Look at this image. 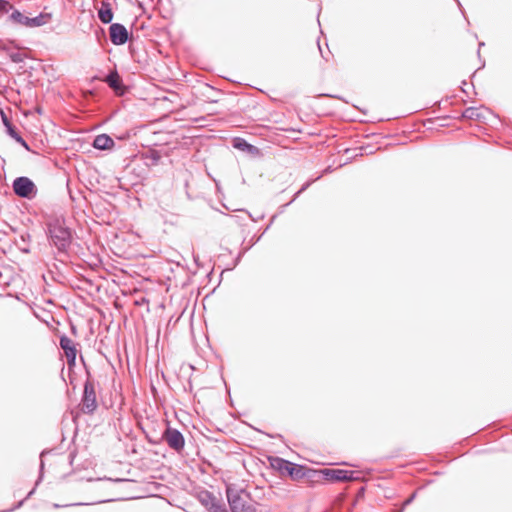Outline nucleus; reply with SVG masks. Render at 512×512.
<instances>
[{"label": "nucleus", "mask_w": 512, "mask_h": 512, "mask_svg": "<svg viewBox=\"0 0 512 512\" xmlns=\"http://www.w3.org/2000/svg\"><path fill=\"white\" fill-rule=\"evenodd\" d=\"M45 233L51 247L57 250V255L68 256L73 241V232L64 218L55 217L45 223Z\"/></svg>", "instance_id": "f257e3e1"}, {"label": "nucleus", "mask_w": 512, "mask_h": 512, "mask_svg": "<svg viewBox=\"0 0 512 512\" xmlns=\"http://www.w3.org/2000/svg\"><path fill=\"white\" fill-rule=\"evenodd\" d=\"M269 466L282 477H289L293 481L302 479L303 464H298L279 456H267Z\"/></svg>", "instance_id": "f03ea898"}, {"label": "nucleus", "mask_w": 512, "mask_h": 512, "mask_svg": "<svg viewBox=\"0 0 512 512\" xmlns=\"http://www.w3.org/2000/svg\"><path fill=\"white\" fill-rule=\"evenodd\" d=\"M87 372V379L84 382L83 393L81 397V411L84 414H93L97 409V398H96V389L95 382L91 378L90 372Z\"/></svg>", "instance_id": "7ed1b4c3"}, {"label": "nucleus", "mask_w": 512, "mask_h": 512, "mask_svg": "<svg viewBox=\"0 0 512 512\" xmlns=\"http://www.w3.org/2000/svg\"><path fill=\"white\" fill-rule=\"evenodd\" d=\"M360 472L342 468H324L323 481L341 483L346 481H362Z\"/></svg>", "instance_id": "20e7f679"}, {"label": "nucleus", "mask_w": 512, "mask_h": 512, "mask_svg": "<svg viewBox=\"0 0 512 512\" xmlns=\"http://www.w3.org/2000/svg\"><path fill=\"white\" fill-rule=\"evenodd\" d=\"M162 422L166 423V428L162 433V442L165 441L170 449L176 453H181L185 448V437L181 431L171 427L170 421L162 417Z\"/></svg>", "instance_id": "39448f33"}, {"label": "nucleus", "mask_w": 512, "mask_h": 512, "mask_svg": "<svg viewBox=\"0 0 512 512\" xmlns=\"http://www.w3.org/2000/svg\"><path fill=\"white\" fill-rule=\"evenodd\" d=\"M12 189L16 196L27 200L34 199L38 192L35 183L27 176L16 177L12 182Z\"/></svg>", "instance_id": "423d86ee"}, {"label": "nucleus", "mask_w": 512, "mask_h": 512, "mask_svg": "<svg viewBox=\"0 0 512 512\" xmlns=\"http://www.w3.org/2000/svg\"><path fill=\"white\" fill-rule=\"evenodd\" d=\"M183 107L184 105L177 92L162 87V120L170 113Z\"/></svg>", "instance_id": "0eeeda50"}, {"label": "nucleus", "mask_w": 512, "mask_h": 512, "mask_svg": "<svg viewBox=\"0 0 512 512\" xmlns=\"http://www.w3.org/2000/svg\"><path fill=\"white\" fill-rule=\"evenodd\" d=\"M242 492L237 484L225 482V495L231 512L242 511L243 504L247 502L242 497Z\"/></svg>", "instance_id": "6e6552de"}, {"label": "nucleus", "mask_w": 512, "mask_h": 512, "mask_svg": "<svg viewBox=\"0 0 512 512\" xmlns=\"http://www.w3.org/2000/svg\"><path fill=\"white\" fill-rule=\"evenodd\" d=\"M197 499L208 512H222L226 507L221 499L207 489H202L197 494Z\"/></svg>", "instance_id": "1a4fd4ad"}, {"label": "nucleus", "mask_w": 512, "mask_h": 512, "mask_svg": "<svg viewBox=\"0 0 512 512\" xmlns=\"http://www.w3.org/2000/svg\"><path fill=\"white\" fill-rule=\"evenodd\" d=\"M110 41L116 45H124L129 40V32L121 23H111L109 27Z\"/></svg>", "instance_id": "9d476101"}, {"label": "nucleus", "mask_w": 512, "mask_h": 512, "mask_svg": "<svg viewBox=\"0 0 512 512\" xmlns=\"http://www.w3.org/2000/svg\"><path fill=\"white\" fill-rule=\"evenodd\" d=\"M232 147L236 150L243 151L247 153L248 155L257 158L261 157L263 155L260 148L257 146L249 143L245 138L243 137H234L231 140Z\"/></svg>", "instance_id": "9b49d317"}, {"label": "nucleus", "mask_w": 512, "mask_h": 512, "mask_svg": "<svg viewBox=\"0 0 512 512\" xmlns=\"http://www.w3.org/2000/svg\"><path fill=\"white\" fill-rule=\"evenodd\" d=\"M45 453H46V451H42V452H41V454H40L39 475H38V478H37V480H36V482H35L34 487H33V488L28 492L27 496H26L24 499L20 500V501H19L16 505H14L12 508L7 509V510H4V511H1V512H12V511H14V510H16V509H19L20 507H22V506H23V504L25 503V501H26L27 499H29V498H30V497L35 493L37 486H38V485L42 482V480H43V476H44V461H43V459H42V458H43V456H44V454H45Z\"/></svg>", "instance_id": "f8f14e48"}, {"label": "nucleus", "mask_w": 512, "mask_h": 512, "mask_svg": "<svg viewBox=\"0 0 512 512\" xmlns=\"http://www.w3.org/2000/svg\"><path fill=\"white\" fill-rule=\"evenodd\" d=\"M104 82L117 94L123 95L125 87L117 70L110 71L104 78Z\"/></svg>", "instance_id": "ddd939ff"}, {"label": "nucleus", "mask_w": 512, "mask_h": 512, "mask_svg": "<svg viewBox=\"0 0 512 512\" xmlns=\"http://www.w3.org/2000/svg\"><path fill=\"white\" fill-rule=\"evenodd\" d=\"M97 15H98V19L103 24L111 25V22H112L113 16H114L111 3L109 1L103 0L101 2L100 8L98 9Z\"/></svg>", "instance_id": "4468645a"}, {"label": "nucleus", "mask_w": 512, "mask_h": 512, "mask_svg": "<svg viewBox=\"0 0 512 512\" xmlns=\"http://www.w3.org/2000/svg\"><path fill=\"white\" fill-rule=\"evenodd\" d=\"M29 17L24 15L20 10L14 8L13 11L8 15L6 19V23L15 25V26H25L28 27Z\"/></svg>", "instance_id": "2eb2a0df"}, {"label": "nucleus", "mask_w": 512, "mask_h": 512, "mask_svg": "<svg viewBox=\"0 0 512 512\" xmlns=\"http://www.w3.org/2000/svg\"><path fill=\"white\" fill-rule=\"evenodd\" d=\"M114 145V140L108 134L97 135L92 144V146L97 150H108Z\"/></svg>", "instance_id": "dca6fc26"}, {"label": "nucleus", "mask_w": 512, "mask_h": 512, "mask_svg": "<svg viewBox=\"0 0 512 512\" xmlns=\"http://www.w3.org/2000/svg\"><path fill=\"white\" fill-rule=\"evenodd\" d=\"M59 346L66 357L77 355L76 344L67 335L64 334L59 337Z\"/></svg>", "instance_id": "f3484780"}, {"label": "nucleus", "mask_w": 512, "mask_h": 512, "mask_svg": "<svg viewBox=\"0 0 512 512\" xmlns=\"http://www.w3.org/2000/svg\"><path fill=\"white\" fill-rule=\"evenodd\" d=\"M323 472L324 468L316 469L303 464L302 473H304V475H302V479L306 478L310 481H323Z\"/></svg>", "instance_id": "a211bd4d"}, {"label": "nucleus", "mask_w": 512, "mask_h": 512, "mask_svg": "<svg viewBox=\"0 0 512 512\" xmlns=\"http://www.w3.org/2000/svg\"><path fill=\"white\" fill-rule=\"evenodd\" d=\"M142 157L144 163L147 166H155L160 161V151L155 147L148 148L147 151L143 152Z\"/></svg>", "instance_id": "6ab92c4d"}, {"label": "nucleus", "mask_w": 512, "mask_h": 512, "mask_svg": "<svg viewBox=\"0 0 512 512\" xmlns=\"http://www.w3.org/2000/svg\"><path fill=\"white\" fill-rule=\"evenodd\" d=\"M173 265H175L177 269L180 268L179 263L171 262L168 259H162V278H165L166 282L172 281V274L174 273Z\"/></svg>", "instance_id": "aec40b11"}, {"label": "nucleus", "mask_w": 512, "mask_h": 512, "mask_svg": "<svg viewBox=\"0 0 512 512\" xmlns=\"http://www.w3.org/2000/svg\"><path fill=\"white\" fill-rule=\"evenodd\" d=\"M52 15L50 13L41 12L35 17H29L28 27H40L45 25L50 19Z\"/></svg>", "instance_id": "412c9836"}, {"label": "nucleus", "mask_w": 512, "mask_h": 512, "mask_svg": "<svg viewBox=\"0 0 512 512\" xmlns=\"http://www.w3.org/2000/svg\"><path fill=\"white\" fill-rule=\"evenodd\" d=\"M461 118L463 119H471V120H485L486 116L479 112L478 108L476 107H468L461 113Z\"/></svg>", "instance_id": "4be33fe9"}, {"label": "nucleus", "mask_w": 512, "mask_h": 512, "mask_svg": "<svg viewBox=\"0 0 512 512\" xmlns=\"http://www.w3.org/2000/svg\"><path fill=\"white\" fill-rule=\"evenodd\" d=\"M6 133L14 139L18 144H20L25 150L31 151L30 145L27 143V141L21 136L19 131L16 129L15 126L8 127V131Z\"/></svg>", "instance_id": "5701e85b"}, {"label": "nucleus", "mask_w": 512, "mask_h": 512, "mask_svg": "<svg viewBox=\"0 0 512 512\" xmlns=\"http://www.w3.org/2000/svg\"><path fill=\"white\" fill-rule=\"evenodd\" d=\"M275 217H276L275 215L272 217V219L270 220L269 224L265 227V229L263 230V232H262L260 235H256V234H254V235L250 238V240H249V242H248L247 246L242 247V248H243V249H247V252H248V251H249V250H250L254 245H256V244L261 240V238L263 237V235H264V234L268 231V229L271 227V225H272V223H273V221H274Z\"/></svg>", "instance_id": "b1692460"}, {"label": "nucleus", "mask_w": 512, "mask_h": 512, "mask_svg": "<svg viewBox=\"0 0 512 512\" xmlns=\"http://www.w3.org/2000/svg\"><path fill=\"white\" fill-rule=\"evenodd\" d=\"M14 8L8 0H0V15L10 14Z\"/></svg>", "instance_id": "393cba45"}, {"label": "nucleus", "mask_w": 512, "mask_h": 512, "mask_svg": "<svg viewBox=\"0 0 512 512\" xmlns=\"http://www.w3.org/2000/svg\"><path fill=\"white\" fill-rule=\"evenodd\" d=\"M450 118H451V116H449V115H446V116H438V117H434V118H428V119L425 121V124H424V125H426V124H434V123H436V122H440V121H441V123H439L438 125H439L440 127H445L447 124H446V123H444V121H445V120H448V119H450Z\"/></svg>", "instance_id": "a878e982"}, {"label": "nucleus", "mask_w": 512, "mask_h": 512, "mask_svg": "<svg viewBox=\"0 0 512 512\" xmlns=\"http://www.w3.org/2000/svg\"><path fill=\"white\" fill-rule=\"evenodd\" d=\"M9 58L13 63H22L24 61V55L20 52H11Z\"/></svg>", "instance_id": "bb28decb"}, {"label": "nucleus", "mask_w": 512, "mask_h": 512, "mask_svg": "<svg viewBox=\"0 0 512 512\" xmlns=\"http://www.w3.org/2000/svg\"><path fill=\"white\" fill-rule=\"evenodd\" d=\"M246 252H247V249L241 248V250L239 251V253L237 254V256L235 257V259L233 261L232 267L229 268V270L234 269L241 262L243 256L246 254Z\"/></svg>", "instance_id": "cd10ccee"}, {"label": "nucleus", "mask_w": 512, "mask_h": 512, "mask_svg": "<svg viewBox=\"0 0 512 512\" xmlns=\"http://www.w3.org/2000/svg\"><path fill=\"white\" fill-rule=\"evenodd\" d=\"M76 358H77V355L66 357L69 373H71L73 371L74 367L76 366Z\"/></svg>", "instance_id": "c85d7f7f"}, {"label": "nucleus", "mask_w": 512, "mask_h": 512, "mask_svg": "<svg viewBox=\"0 0 512 512\" xmlns=\"http://www.w3.org/2000/svg\"><path fill=\"white\" fill-rule=\"evenodd\" d=\"M1 119H2L3 125L5 126L6 131H8V127L14 126L3 111H1Z\"/></svg>", "instance_id": "c756f323"}, {"label": "nucleus", "mask_w": 512, "mask_h": 512, "mask_svg": "<svg viewBox=\"0 0 512 512\" xmlns=\"http://www.w3.org/2000/svg\"><path fill=\"white\" fill-rule=\"evenodd\" d=\"M239 512H258L254 505L248 504L245 502L242 507V511Z\"/></svg>", "instance_id": "7c9ffc66"}, {"label": "nucleus", "mask_w": 512, "mask_h": 512, "mask_svg": "<svg viewBox=\"0 0 512 512\" xmlns=\"http://www.w3.org/2000/svg\"><path fill=\"white\" fill-rule=\"evenodd\" d=\"M417 497V491H414L409 497H407V499L402 503V506L403 507H407L408 505H410L414 500L415 498Z\"/></svg>", "instance_id": "2f4dec72"}, {"label": "nucleus", "mask_w": 512, "mask_h": 512, "mask_svg": "<svg viewBox=\"0 0 512 512\" xmlns=\"http://www.w3.org/2000/svg\"><path fill=\"white\" fill-rule=\"evenodd\" d=\"M151 392L153 394L156 405L158 406V390L153 381H151Z\"/></svg>", "instance_id": "473e14b6"}, {"label": "nucleus", "mask_w": 512, "mask_h": 512, "mask_svg": "<svg viewBox=\"0 0 512 512\" xmlns=\"http://www.w3.org/2000/svg\"><path fill=\"white\" fill-rule=\"evenodd\" d=\"M315 180L314 179H311V180H308L306 181L301 187L300 189L298 190L300 192V194H302L304 191H306L311 185L312 183L314 182Z\"/></svg>", "instance_id": "72a5a7b5"}, {"label": "nucleus", "mask_w": 512, "mask_h": 512, "mask_svg": "<svg viewBox=\"0 0 512 512\" xmlns=\"http://www.w3.org/2000/svg\"><path fill=\"white\" fill-rule=\"evenodd\" d=\"M300 195H301V194H300V192L297 190V191L294 193V195H293L292 199H291L288 203H286V204H284V205H282V206H281L282 211H283L286 207H288L289 205H291V204H292V203H293V202H294V201H295V200H296Z\"/></svg>", "instance_id": "f704fd0d"}, {"label": "nucleus", "mask_w": 512, "mask_h": 512, "mask_svg": "<svg viewBox=\"0 0 512 512\" xmlns=\"http://www.w3.org/2000/svg\"><path fill=\"white\" fill-rule=\"evenodd\" d=\"M81 505H88L87 503H73V504H66V505H59L57 503L53 504V507L55 509L61 508V507H68V506H81Z\"/></svg>", "instance_id": "c9c22d12"}, {"label": "nucleus", "mask_w": 512, "mask_h": 512, "mask_svg": "<svg viewBox=\"0 0 512 512\" xmlns=\"http://www.w3.org/2000/svg\"><path fill=\"white\" fill-rule=\"evenodd\" d=\"M240 490H242V491H243V492H242V497H243V498H246V499H249V500H251V499H252V494H251V492H249L246 488H242V487H240Z\"/></svg>", "instance_id": "e433bc0d"}, {"label": "nucleus", "mask_w": 512, "mask_h": 512, "mask_svg": "<svg viewBox=\"0 0 512 512\" xmlns=\"http://www.w3.org/2000/svg\"><path fill=\"white\" fill-rule=\"evenodd\" d=\"M172 319H173V317L171 316L169 321H168V323H167V325H166L165 337L168 336V333H169L170 329L172 328V326H175V322L172 323Z\"/></svg>", "instance_id": "4c0bfd02"}, {"label": "nucleus", "mask_w": 512, "mask_h": 512, "mask_svg": "<svg viewBox=\"0 0 512 512\" xmlns=\"http://www.w3.org/2000/svg\"><path fill=\"white\" fill-rule=\"evenodd\" d=\"M172 319H173V317L171 316L169 321H168V323H167V325H166L165 337L168 336V333H169L170 329L172 328V326H175V322L172 323Z\"/></svg>", "instance_id": "58836bf2"}, {"label": "nucleus", "mask_w": 512, "mask_h": 512, "mask_svg": "<svg viewBox=\"0 0 512 512\" xmlns=\"http://www.w3.org/2000/svg\"><path fill=\"white\" fill-rule=\"evenodd\" d=\"M160 341V324L157 325L156 328V340H155V349L157 350V344Z\"/></svg>", "instance_id": "ea45409f"}, {"label": "nucleus", "mask_w": 512, "mask_h": 512, "mask_svg": "<svg viewBox=\"0 0 512 512\" xmlns=\"http://www.w3.org/2000/svg\"><path fill=\"white\" fill-rule=\"evenodd\" d=\"M146 436H147L148 440H149L150 442H152V443H158V442H160V438H159V437H157V436H151V435H149L148 433H146Z\"/></svg>", "instance_id": "a19ab883"}, {"label": "nucleus", "mask_w": 512, "mask_h": 512, "mask_svg": "<svg viewBox=\"0 0 512 512\" xmlns=\"http://www.w3.org/2000/svg\"><path fill=\"white\" fill-rule=\"evenodd\" d=\"M170 488L164 484H162V494H161V497H162V500H166L165 497H166V491H169Z\"/></svg>", "instance_id": "79ce46f5"}, {"label": "nucleus", "mask_w": 512, "mask_h": 512, "mask_svg": "<svg viewBox=\"0 0 512 512\" xmlns=\"http://www.w3.org/2000/svg\"><path fill=\"white\" fill-rule=\"evenodd\" d=\"M328 97L330 98H334V99H339V100H342L344 102H347L342 96L340 95H333V94H327Z\"/></svg>", "instance_id": "37998d69"}, {"label": "nucleus", "mask_w": 512, "mask_h": 512, "mask_svg": "<svg viewBox=\"0 0 512 512\" xmlns=\"http://www.w3.org/2000/svg\"><path fill=\"white\" fill-rule=\"evenodd\" d=\"M441 103L442 101H436L433 105V108H434V111H437V110H440L441 109Z\"/></svg>", "instance_id": "c03bdc74"}, {"label": "nucleus", "mask_w": 512, "mask_h": 512, "mask_svg": "<svg viewBox=\"0 0 512 512\" xmlns=\"http://www.w3.org/2000/svg\"><path fill=\"white\" fill-rule=\"evenodd\" d=\"M269 438H272V439H283V436L281 434H266Z\"/></svg>", "instance_id": "a18cd8bd"}, {"label": "nucleus", "mask_w": 512, "mask_h": 512, "mask_svg": "<svg viewBox=\"0 0 512 512\" xmlns=\"http://www.w3.org/2000/svg\"><path fill=\"white\" fill-rule=\"evenodd\" d=\"M30 238H31V236H30V234H28V233L21 235V239H22V241H24V242H25V241H29V240H30Z\"/></svg>", "instance_id": "49530a36"}, {"label": "nucleus", "mask_w": 512, "mask_h": 512, "mask_svg": "<svg viewBox=\"0 0 512 512\" xmlns=\"http://www.w3.org/2000/svg\"><path fill=\"white\" fill-rule=\"evenodd\" d=\"M317 44H318V48H319V51H320V54H321L322 58H323L325 61H328L327 56H325V55H324V53H323V51H322V48H321V46H320V44H319V41L317 42Z\"/></svg>", "instance_id": "de8ad7c7"}, {"label": "nucleus", "mask_w": 512, "mask_h": 512, "mask_svg": "<svg viewBox=\"0 0 512 512\" xmlns=\"http://www.w3.org/2000/svg\"><path fill=\"white\" fill-rule=\"evenodd\" d=\"M75 456H76L75 452H70V454H69V462H70V464L73 463V460H74Z\"/></svg>", "instance_id": "09e8293b"}, {"label": "nucleus", "mask_w": 512, "mask_h": 512, "mask_svg": "<svg viewBox=\"0 0 512 512\" xmlns=\"http://www.w3.org/2000/svg\"><path fill=\"white\" fill-rule=\"evenodd\" d=\"M466 84H467V82H466L465 80H464V81H462V86H461L460 88H461V91H462L464 94H466V95H467L468 93H467V91L465 90V86H464V85H466Z\"/></svg>", "instance_id": "8fccbe9b"}, {"label": "nucleus", "mask_w": 512, "mask_h": 512, "mask_svg": "<svg viewBox=\"0 0 512 512\" xmlns=\"http://www.w3.org/2000/svg\"><path fill=\"white\" fill-rule=\"evenodd\" d=\"M171 14V10H168L166 13H163L162 12V15H161V18L164 19V18H168V16Z\"/></svg>", "instance_id": "3c124183"}, {"label": "nucleus", "mask_w": 512, "mask_h": 512, "mask_svg": "<svg viewBox=\"0 0 512 512\" xmlns=\"http://www.w3.org/2000/svg\"><path fill=\"white\" fill-rule=\"evenodd\" d=\"M484 45H485L484 42H479V44H478L479 48H478L477 54H478L479 58H480V48L483 47Z\"/></svg>", "instance_id": "603ef678"}, {"label": "nucleus", "mask_w": 512, "mask_h": 512, "mask_svg": "<svg viewBox=\"0 0 512 512\" xmlns=\"http://www.w3.org/2000/svg\"><path fill=\"white\" fill-rule=\"evenodd\" d=\"M332 171V167L331 166H328L324 169L323 171V174H327V173H330Z\"/></svg>", "instance_id": "864d4df0"}, {"label": "nucleus", "mask_w": 512, "mask_h": 512, "mask_svg": "<svg viewBox=\"0 0 512 512\" xmlns=\"http://www.w3.org/2000/svg\"><path fill=\"white\" fill-rule=\"evenodd\" d=\"M0 161H1V163H0V164H1V166H2V167H4V165H5V163H6L5 159H4L3 157H1V156H0Z\"/></svg>", "instance_id": "5fc2aeb1"}, {"label": "nucleus", "mask_w": 512, "mask_h": 512, "mask_svg": "<svg viewBox=\"0 0 512 512\" xmlns=\"http://www.w3.org/2000/svg\"><path fill=\"white\" fill-rule=\"evenodd\" d=\"M404 510H405V507H403V506L401 505V507H400L397 511H395V512H404Z\"/></svg>", "instance_id": "6e6d98bb"}, {"label": "nucleus", "mask_w": 512, "mask_h": 512, "mask_svg": "<svg viewBox=\"0 0 512 512\" xmlns=\"http://www.w3.org/2000/svg\"><path fill=\"white\" fill-rule=\"evenodd\" d=\"M21 251L24 252V253H29L30 249L29 248H23V249H21Z\"/></svg>", "instance_id": "4d7b16f0"}, {"label": "nucleus", "mask_w": 512, "mask_h": 512, "mask_svg": "<svg viewBox=\"0 0 512 512\" xmlns=\"http://www.w3.org/2000/svg\"><path fill=\"white\" fill-rule=\"evenodd\" d=\"M161 31H162V35H163L164 33H166V34L169 36V32H168V31H166L164 27H162V28H161Z\"/></svg>", "instance_id": "13d9d810"}, {"label": "nucleus", "mask_w": 512, "mask_h": 512, "mask_svg": "<svg viewBox=\"0 0 512 512\" xmlns=\"http://www.w3.org/2000/svg\"><path fill=\"white\" fill-rule=\"evenodd\" d=\"M194 260H195L196 264L198 265V257L194 256Z\"/></svg>", "instance_id": "bf43d9fd"}, {"label": "nucleus", "mask_w": 512, "mask_h": 512, "mask_svg": "<svg viewBox=\"0 0 512 512\" xmlns=\"http://www.w3.org/2000/svg\"><path fill=\"white\" fill-rule=\"evenodd\" d=\"M167 3L169 4V6H172L171 0H167Z\"/></svg>", "instance_id": "052dcab7"}, {"label": "nucleus", "mask_w": 512, "mask_h": 512, "mask_svg": "<svg viewBox=\"0 0 512 512\" xmlns=\"http://www.w3.org/2000/svg\"><path fill=\"white\" fill-rule=\"evenodd\" d=\"M485 66V62L483 61L482 65L479 67V69L483 68Z\"/></svg>", "instance_id": "680f3d73"}, {"label": "nucleus", "mask_w": 512, "mask_h": 512, "mask_svg": "<svg viewBox=\"0 0 512 512\" xmlns=\"http://www.w3.org/2000/svg\"><path fill=\"white\" fill-rule=\"evenodd\" d=\"M161 377H162V379H165V375H164L163 371H162Z\"/></svg>", "instance_id": "e2e57ef3"}, {"label": "nucleus", "mask_w": 512, "mask_h": 512, "mask_svg": "<svg viewBox=\"0 0 512 512\" xmlns=\"http://www.w3.org/2000/svg\"><path fill=\"white\" fill-rule=\"evenodd\" d=\"M151 145L152 146H157L158 144H157V142H153Z\"/></svg>", "instance_id": "0e129e2a"}, {"label": "nucleus", "mask_w": 512, "mask_h": 512, "mask_svg": "<svg viewBox=\"0 0 512 512\" xmlns=\"http://www.w3.org/2000/svg\"><path fill=\"white\" fill-rule=\"evenodd\" d=\"M161 285H167V283L162 280Z\"/></svg>", "instance_id": "69168bd1"}, {"label": "nucleus", "mask_w": 512, "mask_h": 512, "mask_svg": "<svg viewBox=\"0 0 512 512\" xmlns=\"http://www.w3.org/2000/svg\"><path fill=\"white\" fill-rule=\"evenodd\" d=\"M179 319H180V316H178V317L176 318L175 323H177V322L179 321Z\"/></svg>", "instance_id": "338daca9"}, {"label": "nucleus", "mask_w": 512, "mask_h": 512, "mask_svg": "<svg viewBox=\"0 0 512 512\" xmlns=\"http://www.w3.org/2000/svg\"><path fill=\"white\" fill-rule=\"evenodd\" d=\"M222 512H229L228 509L225 507V509Z\"/></svg>", "instance_id": "774afa93"}]
</instances>
